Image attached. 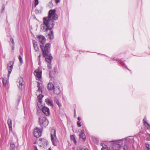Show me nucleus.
<instances>
[{
    "label": "nucleus",
    "mask_w": 150,
    "mask_h": 150,
    "mask_svg": "<svg viewBox=\"0 0 150 150\" xmlns=\"http://www.w3.org/2000/svg\"><path fill=\"white\" fill-rule=\"evenodd\" d=\"M55 10H51L49 11L48 17L43 18V24L41 25L42 29L44 31L46 30L48 28L53 27L54 20L57 19L58 16L55 13Z\"/></svg>",
    "instance_id": "f257e3e1"
},
{
    "label": "nucleus",
    "mask_w": 150,
    "mask_h": 150,
    "mask_svg": "<svg viewBox=\"0 0 150 150\" xmlns=\"http://www.w3.org/2000/svg\"><path fill=\"white\" fill-rule=\"evenodd\" d=\"M50 43H47L44 47L43 45H40V47L42 49L43 56L45 57L47 61L49 60V62H50V60L52 59V57L50 56L49 53L50 50Z\"/></svg>",
    "instance_id": "f03ea898"
},
{
    "label": "nucleus",
    "mask_w": 150,
    "mask_h": 150,
    "mask_svg": "<svg viewBox=\"0 0 150 150\" xmlns=\"http://www.w3.org/2000/svg\"><path fill=\"white\" fill-rule=\"evenodd\" d=\"M38 83L37 87L38 88V89L36 93V94L37 96V99L38 101L37 103V106L39 108H40L42 106V99L43 97V95H42V90L43 87L42 84H40L39 82H38Z\"/></svg>",
    "instance_id": "7ed1b4c3"
},
{
    "label": "nucleus",
    "mask_w": 150,
    "mask_h": 150,
    "mask_svg": "<svg viewBox=\"0 0 150 150\" xmlns=\"http://www.w3.org/2000/svg\"><path fill=\"white\" fill-rule=\"evenodd\" d=\"M124 139L114 140L110 142H112V147L113 150H118L122 145Z\"/></svg>",
    "instance_id": "20e7f679"
},
{
    "label": "nucleus",
    "mask_w": 150,
    "mask_h": 150,
    "mask_svg": "<svg viewBox=\"0 0 150 150\" xmlns=\"http://www.w3.org/2000/svg\"><path fill=\"white\" fill-rule=\"evenodd\" d=\"M39 125L42 127L47 126L49 123L47 119L44 116H41L39 117Z\"/></svg>",
    "instance_id": "39448f33"
},
{
    "label": "nucleus",
    "mask_w": 150,
    "mask_h": 150,
    "mask_svg": "<svg viewBox=\"0 0 150 150\" xmlns=\"http://www.w3.org/2000/svg\"><path fill=\"white\" fill-rule=\"evenodd\" d=\"M51 139L52 144L54 146H56L57 142V139L56 136V131L54 129H52L51 133Z\"/></svg>",
    "instance_id": "423d86ee"
},
{
    "label": "nucleus",
    "mask_w": 150,
    "mask_h": 150,
    "mask_svg": "<svg viewBox=\"0 0 150 150\" xmlns=\"http://www.w3.org/2000/svg\"><path fill=\"white\" fill-rule=\"evenodd\" d=\"M42 71L39 68L36 69L34 72V74L36 76V79L40 80L41 79Z\"/></svg>",
    "instance_id": "0eeeda50"
},
{
    "label": "nucleus",
    "mask_w": 150,
    "mask_h": 150,
    "mask_svg": "<svg viewBox=\"0 0 150 150\" xmlns=\"http://www.w3.org/2000/svg\"><path fill=\"white\" fill-rule=\"evenodd\" d=\"M13 61L10 62L7 64V69L8 74V77L9 78L11 73L13 65Z\"/></svg>",
    "instance_id": "6e6552de"
},
{
    "label": "nucleus",
    "mask_w": 150,
    "mask_h": 150,
    "mask_svg": "<svg viewBox=\"0 0 150 150\" xmlns=\"http://www.w3.org/2000/svg\"><path fill=\"white\" fill-rule=\"evenodd\" d=\"M24 84L23 78L22 77L19 78L17 81V85L19 88L22 90V86Z\"/></svg>",
    "instance_id": "1a4fd4ad"
},
{
    "label": "nucleus",
    "mask_w": 150,
    "mask_h": 150,
    "mask_svg": "<svg viewBox=\"0 0 150 150\" xmlns=\"http://www.w3.org/2000/svg\"><path fill=\"white\" fill-rule=\"evenodd\" d=\"M42 131L40 129L37 127L35 128L33 134L34 136L37 138L40 137L41 135Z\"/></svg>",
    "instance_id": "9d476101"
},
{
    "label": "nucleus",
    "mask_w": 150,
    "mask_h": 150,
    "mask_svg": "<svg viewBox=\"0 0 150 150\" xmlns=\"http://www.w3.org/2000/svg\"><path fill=\"white\" fill-rule=\"evenodd\" d=\"M42 111L47 116H49L50 114L49 109L46 107H44L42 108Z\"/></svg>",
    "instance_id": "9b49d317"
},
{
    "label": "nucleus",
    "mask_w": 150,
    "mask_h": 150,
    "mask_svg": "<svg viewBox=\"0 0 150 150\" xmlns=\"http://www.w3.org/2000/svg\"><path fill=\"white\" fill-rule=\"evenodd\" d=\"M40 42L42 44H44L45 43L46 40L45 37L42 35H40L37 37Z\"/></svg>",
    "instance_id": "f8f14e48"
},
{
    "label": "nucleus",
    "mask_w": 150,
    "mask_h": 150,
    "mask_svg": "<svg viewBox=\"0 0 150 150\" xmlns=\"http://www.w3.org/2000/svg\"><path fill=\"white\" fill-rule=\"evenodd\" d=\"M56 84L54 85L52 83H50L47 85V88L49 90H52L54 89V87H56Z\"/></svg>",
    "instance_id": "ddd939ff"
},
{
    "label": "nucleus",
    "mask_w": 150,
    "mask_h": 150,
    "mask_svg": "<svg viewBox=\"0 0 150 150\" xmlns=\"http://www.w3.org/2000/svg\"><path fill=\"white\" fill-rule=\"evenodd\" d=\"M52 28H48L46 30L44 31H44H46L48 30H49L50 32V33L48 34V38L49 39H51L53 38V32L51 30V29Z\"/></svg>",
    "instance_id": "4468645a"
},
{
    "label": "nucleus",
    "mask_w": 150,
    "mask_h": 150,
    "mask_svg": "<svg viewBox=\"0 0 150 150\" xmlns=\"http://www.w3.org/2000/svg\"><path fill=\"white\" fill-rule=\"evenodd\" d=\"M53 90H54V93L56 94H58L60 93L59 86L57 85H56V87H54Z\"/></svg>",
    "instance_id": "2eb2a0df"
},
{
    "label": "nucleus",
    "mask_w": 150,
    "mask_h": 150,
    "mask_svg": "<svg viewBox=\"0 0 150 150\" xmlns=\"http://www.w3.org/2000/svg\"><path fill=\"white\" fill-rule=\"evenodd\" d=\"M7 123L9 128V131H12V121L11 119L8 118L7 120Z\"/></svg>",
    "instance_id": "dca6fc26"
},
{
    "label": "nucleus",
    "mask_w": 150,
    "mask_h": 150,
    "mask_svg": "<svg viewBox=\"0 0 150 150\" xmlns=\"http://www.w3.org/2000/svg\"><path fill=\"white\" fill-rule=\"evenodd\" d=\"M45 101L48 105L52 107H53V102L52 100H50L48 98H47L45 99Z\"/></svg>",
    "instance_id": "f3484780"
},
{
    "label": "nucleus",
    "mask_w": 150,
    "mask_h": 150,
    "mask_svg": "<svg viewBox=\"0 0 150 150\" xmlns=\"http://www.w3.org/2000/svg\"><path fill=\"white\" fill-rule=\"evenodd\" d=\"M33 47L35 50L36 51H38L39 50V48L38 46L37 42H36L34 41L33 43Z\"/></svg>",
    "instance_id": "a211bd4d"
},
{
    "label": "nucleus",
    "mask_w": 150,
    "mask_h": 150,
    "mask_svg": "<svg viewBox=\"0 0 150 150\" xmlns=\"http://www.w3.org/2000/svg\"><path fill=\"white\" fill-rule=\"evenodd\" d=\"M101 145L103 146L101 150H110V149L108 148L107 146L105 145L104 146H103V143L101 144Z\"/></svg>",
    "instance_id": "6ab92c4d"
},
{
    "label": "nucleus",
    "mask_w": 150,
    "mask_h": 150,
    "mask_svg": "<svg viewBox=\"0 0 150 150\" xmlns=\"http://www.w3.org/2000/svg\"><path fill=\"white\" fill-rule=\"evenodd\" d=\"M79 136L80 138H82L84 140L86 138L85 134L83 132H82L81 133L79 134Z\"/></svg>",
    "instance_id": "aec40b11"
},
{
    "label": "nucleus",
    "mask_w": 150,
    "mask_h": 150,
    "mask_svg": "<svg viewBox=\"0 0 150 150\" xmlns=\"http://www.w3.org/2000/svg\"><path fill=\"white\" fill-rule=\"evenodd\" d=\"M41 142L43 145L45 146L47 144V141L45 139L42 140Z\"/></svg>",
    "instance_id": "412c9836"
},
{
    "label": "nucleus",
    "mask_w": 150,
    "mask_h": 150,
    "mask_svg": "<svg viewBox=\"0 0 150 150\" xmlns=\"http://www.w3.org/2000/svg\"><path fill=\"white\" fill-rule=\"evenodd\" d=\"M55 101L56 103L57 104L59 108L62 106V104L57 99H55Z\"/></svg>",
    "instance_id": "4be33fe9"
},
{
    "label": "nucleus",
    "mask_w": 150,
    "mask_h": 150,
    "mask_svg": "<svg viewBox=\"0 0 150 150\" xmlns=\"http://www.w3.org/2000/svg\"><path fill=\"white\" fill-rule=\"evenodd\" d=\"M3 83L4 86H5L7 82V80L6 78H3L2 79Z\"/></svg>",
    "instance_id": "5701e85b"
},
{
    "label": "nucleus",
    "mask_w": 150,
    "mask_h": 150,
    "mask_svg": "<svg viewBox=\"0 0 150 150\" xmlns=\"http://www.w3.org/2000/svg\"><path fill=\"white\" fill-rule=\"evenodd\" d=\"M145 126V128L146 129H148L150 127V125H149L148 122L145 123L144 124Z\"/></svg>",
    "instance_id": "b1692460"
},
{
    "label": "nucleus",
    "mask_w": 150,
    "mask_h": 150,
    "mask_svg": "<svg viewBox=\"0 0 150 150\" xmlns=\"http://www.w3.org/2000/svg\"><path fill=\"white\" fill-rule=\"evenodd\" d=\"M51 59L50 60V62H49V60H48L47 61L46 59H45L46 61L47 62V63H48V67L49 69H51L52 68V66L51 64Z\"/></svg>",
    "instance_id": "393cba45"
},
{
    "label": "nucleus",
    "mask_w": 150,
    "mask_h": 150,
    "mask_svg": "<svg viewBox=\"0 0 150 150\" xmlns=\"http://www.w3.org/2000/svg\"><path fill=\"white\" fill-rule=\"evenodd\" d=\"M15 146L13 144L11 143L10 147V150H14L15 149Z\"/></svg>",
    "instance_id": "a878e982"
},
{
    "label": "nucleus",
    "mask_w": 150,
    "mask_h": 150,
    "mask_svg": "<svg viewBox=\"0 0 150 150\" xmlns=\"http://www.w3.org/2000/svg\"><path fill=\"white\" fill-rule=\"evenodd\" d=\"M147 150H150V144L149 143H146L145 144Z\"/></svg>",
    "instance_id": "bb28decb"
},
{
    "label": "nucleus",
    "mask_w": 150,
    "mask_h": 150,
    "mask_svg": "<svg viewBox=\"0 0 150 150\" xmlns=\"http://www.w3.org/2000/svg\"><path fill=\"white\" fill-rule=\"evenodd\" d=\"M71 139L74 140V143H76V140L74 135H71Z\"/></svg>",
    "instance_id": "cd10ccee"
},
{
    "label": "nucleus",
    "mask_w": 150,
    "mask_h": 150,
    "mask_svg": "<svg viewBox=\"0 0 150 150\" xmlns=\"http://www.w3.org/2000/svg\"><path fill=\"white\" fill-rule=\"evenodd\" d=\"M18 58L20 63H23L22 59L20 55H19Z\"/></svg>",
    "instance_id": "c85d7f7f"
},
{
    "label": "nucleus",
    "mask_w": 150,
    "mask_h": 150,
    "mask_svg": "<svg viewBox=\"0 0 150 150\" xmlns=\"http://www.w3.org/2000/svg\"><path fill=\"white\" fill-rule=\"evenodd\" d=\"M35 5L36 6L38 4V0H35Z\"/></svg>",
    "instance_id": "c756f323"
},
{
    "label": "nucleus",
    "mask_w": 150,
    "mask_h": 150,
    "mask_svg": "<svg viewBox=\"0 0 150 150\" xmlns=\"http://www.w3.org/2000/svg\"><path fill=\"white\" fill-rule=\"evenodd\" d=\"M143 121L144 123H147V119L146 117H145L144 118L143 120Z\"/></svg>",
    "instance_id": "7c9ffc66"
},
{
    "label": "nucleus",
    "mask_w": 150,
    "mask_h": 150,
    "mask_svg": "<svg viewBox=\"0 0 150 150\" xmlns=\"http://www.w3.org/2000/svg\"><path fill=\"white\" fill-rule=\"evenodd\" d=\"M131 137H127L126 138V140L128 142H130V140H131Z\"/></svg>",
    "instance_id": "2f4dec72"
},
{
    "label": "nucleus",
    "mask_w": 150,
    "mask_h": 150,
    "mask_svg": "<svg viewBox=\"0 0 150 150\" xmlns=\"http://www.w3.org/2000/svg\"><path fill=\"white\" fill-rule=\"evenodd\" d=\"M77 124L79 127H80L81 126V122L80 121H78L77 122Z\"/></svg>",
    "instance_id": "473e14b6"
},
{
    "label": "nucleus",
    "mask_w": 150,
    "mask_h": 150,
    "mask_svg": "<svg viewBox=\"0 0 150 150\" xmlns=\"http://www.w3.org/2000/svg\"><path fill=\"white\" fill-rule=\"evenodd\" d=\"M10 40H11V42L13 44V45L14 44V40H13V38H11Z\"/></svg>",
    "instance_id": "72a5a7b5"
},
{
    "label": "nucleus",
    "mask_w": 150,
    "mask_h": 150,
    "mask_svg": "<svg viewBox=\"0 0 150 150\" xmlns=\"http://www.w3.org/2000/svg\"><path fill=\"white\" fill-rule=\"evenodd\" d=\"M127 147L126 146H124V150H127Z\"/></svg>",
    "instance_id": "f704fd0d"
},
{
    "label": "nucleus",
    "mask_w": 150,
    "mask_h": 150,
    "mask_svg": "<svg viewBox=\"0 0 150 150\" xmlns=\"http://www.w3.org/2000/svg\"><path fill=\"white\" fill-rule=\"evenodd\" d=\"M148 137L147 138V139L148 140H150V134H148Z\"/></svg>",
    "instance_id": "c9c22d12"
},
{
    "label": "nucleus",
    "mask_w": 150,
    "mask_h": 150,
    "mask_svg": "<svg viewBox=\"0 0 150 150\" xmlns=\"http://www.w3.org/2000/svg\"><path fill=\"white\" fill-rule=\"evenodd\" d=\"M41 53H40L39 56H38V58H39V60H40V57H41Z\"/></svg>",
    "instance_id": "e433bc0d"
},
{
    "label": "nucleus",
    "mask_w": 150,
    "mask_h": 150,
    "mask_svg": "<svg viewBox=\"0 0 150 150\" xmlns=\"http://www.w3.org/2000/svg\"><path fill=\"white\" fill-rule=\"evenodd\" d=\"M80 150H89L87 148H82Z\"/></svg>",
    "instance_id": "4c0bfd02"
},
{
    "label": "nucleus",
    "mask_w": 150,
    "mask_h": 150,
    "mask_svg": "<svg viewBox=\"0 0 150 150\" xmlns=\"http://www.w3.org/2000/svg\"><path fill=\"white\" fill-rule=\"evenodd\" d=\"M60 0H55L56 3L57 4L59 2Z\"/></svg>",
    "instance_id": "58836bf2"
},
{
    "label": "nucleus",
    "mask_w": 150,
    "mask_h": 150,
    "mask_svg": "<svg viewBox=\"0 0 150 150\" xmlns=\"http://www.w3.org/2000/svg\"><path fill=\"white\" fill-rule=\"evenodd\" d=\"M12 49L13 50H14V47L13 46V45L12 46Z\"/></svg>",
    "instance_id": "ea45409f"
},
{
    "label": "nucleus",
    "mask_w": 150,
    "mask_h": 150,
    "mask_svg": "<svg viewBox=\"0 0 150 150\" xmlns=\"http://www.w3.org/2000/svg\"><path fill=\"white\" fill-rule=\"evenodd\" d=\"M34 150H38L36 147H35Z\"/></svg>",
    "instance_id": "a19ab883"
},
{
    "label": "nucleus",
    "mask_w": 150,
    "mask_h": 150,
    "mask_svg": "<svg viewBox=\"0 0 150 150\" xmlns=\"http://www.w3.org/2000/svg\"><path fill=\"white\" fill-rule=\"evenodd\" d=\"M78 120H81V118L79 117H78Z\"/></svg>",
    "instance_id": "79ce46f5"
},
{
    "label": "nucleus",
    "mask_w": 150,
    "mask_h": 150,
    "mask_svg": "<svg viewBox=\"0 0 150 150\" xmlns=\"http://www.w3.org/2000/svg\"><path fill=\"white\" fill-rule=\"evenodd\" d=\"M40 60H39V63H38V64L39 65H40L41 64V62L40 61Z\"/></svg>",
    "instance_id": "37998d69"
},
{
    "label": "nucleus",
    "mask_w": 150,
    "mask_h": 150,
    "mask_svg": "<svg viewBox=\"0 0 150 150\" xmlns=\"http://www.w3.org/2000/svg\"><path fill=\"white\" fill-rule=\"evenodd\" d=\"M57 69H54V71H55V72L56 73V72H57Z\"/></svg>",
    "instance_id": "c03bdc74"
},
{
    "label": "nucleus",
    "mask_w": 150,
    "mask_h": 150,
    "mask_svg": "<svg viewBox=\"0 0 150 150\" xmlns=\"http://www.w3.org/2000/svg\"><path fill=\"white\" fill-rule=\"evenodd\" d=\"M74 114H75V110H74Z\"/></svg>",
    "instance_id": "a18cd8bd"
}]
</instances>
